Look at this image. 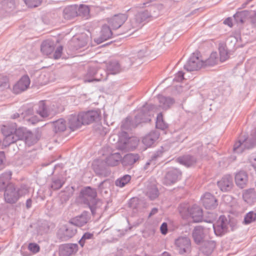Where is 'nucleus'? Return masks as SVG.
Instances as JSON below:
<instances>
[{
  "label": "nucleus",
  "instance_id": "e2e57ef3",
  "mask_svg": "<svg viewBox=\"0 0 256 256\" xmlns=\"http://www.w3.org/2000/svg\"><path fill=\"white\" fill-rule=\"evenodd\" d=\"M156 156H154L152 158V160H148V161L146 163V166H144V168H145L146 169V168H148V166H149L150 164H151V163L152 162V160H153V159H154V158H156Z\"/></svg>",
  "mask_w": 256,
  "mask_h": 256
},
{
  "label": "nucleus",
  "instance_id": "f257e3e1",
  "mask_svg": "<svg viewBox=\"0 0 256 256\" xmlns=\"http://www.w3.org/2000/svg\"><path fill=\"white\" fill-rule=\"evenodd\" d=\"M1 132L4 136V144L8 146L17 140H24L26 144L30 146L38 141L37 137L24 128H16L14 123L3 125L1 128Z\"/></svg>",
  "mask_w": 256,
  "mask_h": 256
},
{
  "label": "nucleus",
  "instance_id": "69168bd1",
  "mask_svg": "<svg viewBox=\"0 0 256 256\" xmlns=\"http://www.w3.org/2000/svg\"><path fill=\"white\" fill-rule=\"evenodd\" d=\"M216 52H213L211 54L210 57L211 58H216Z\"/></svg>",
  "mask_w": 256,
  "mask_h": 256
},
{
  "label": "nucleus",
  "instance_id": "f3484780",
  "mask_svg": "<svg viewBox=\"0 0 256 256\" xmlns=\"http://www.w3.org/2000/svg\"><path fill=\"white\" fill-rule=\"evenodd\" d=\"M180 176V172L176 168H172L168 170L164 180L166 185H170L175 183Z\"/></svg>",
  "mask_w": 256,
  "mask_h": 256
},
{
  "label": "nucleus",
  "instance_id": "680f3d73",
  "mask_svg": "<svg viewBox=\"0 0 256 256\" xmlns=\"http://www.w3.org/2000/svg\"><path fill=\"white\" fill-rule=\"evenodd\" d=\"M158 209L156 208H154L150 212V214H149V217H150L151 216H152V215L156 214L158 212Z\"/></svg>",
  "mask_w": 256,
  "mask_h": 256
},
{
  "label": "nucleus",
  "instance_id": "f03ea898",
  "mask_svg": "<svg viewBox=\"0 0 256 256\" xmlns=\"http://www.w3.org/2000/svg\"><path fill=\"white\" fill-rule=\"evenodd\" d=\"M63 48L57 39H49L43 42L41 46V50L46 55L52 54V58H59L62 54Z\"/></svg>",
  "mask_w": 256,
  "mask_h": 256
},
{
  "label": "nucleus",
  "instance_id": "6ab92c4d",
  "mask_svg": "<svg viewBox=\"0 0 256 256\" xmlns=\"http://www.w3.org/2000/svg\"><path fill=\"white\" fill-rule=\"evenodd\" d=\"M207 233V230L200 226H196L192 234V238L195 242L200 244L206 238Z\"/></svg>",
  "mask_w": 256,
  "mask_h": 256
},
{
  "label": "nucleus",
  "instance_id": "5fc2aeb1",
  "mask_svg": "<svg viewBox=\"0 0 256 256\" xmlns=\"http://www.w3.org/2000/svg\"><path fill=\"white\" fill-rule=\"evenodd\" d=\"M184 79V73L182 72H179L176 75V80L178 82Z\"/></svg>",
  "mask_w": 256,
  "mask_h": 256
},
{
  "label": "nucleus",
  "instance_id": "a878e982",
  "mask_svg": "<svg viewBox=\"0 0 256 256\" xmlns=\"http://www.w3.org/2000/svg\"><path fill=\"white\" fill-rule=\"evenodd\" d=\"M22 116L28 124H34L40 120V116L35 115L31 110H28L24 114H22Z\"/></svg>",
  "mask_w": 256,
  "mask_h": 256
},
{
  "label": "nucleus",
  "instance_id": "f8f14e48",
  "mask_svg": "<svg viewBox=\"0 0 256 256\" xmlns=\"http://www.w3.org/2000/svg\"><path fill=\"white\" fill-rule=\"evenodd\" d=\"M96 192L94 189L87 187L81 191V196L84 202L90 206L94 204L96 197Z\"/></svg>",
  "mask_w": 256,
  "mask_h": 256
},
{
  "label": "nucleus",
  "instance_id": "37998d69",
  "mask_svg": "<svg viewBox=\"0 0 256 256\" xmlns=\"http://www.w3.org/2000/svg\"><path fill=\"white\" fill-rule=\"evenodd\" d=\"M108 74H115L121 70L120 65H108L106 68Z\"/></svg>",
  "mask_w": 256,
  "mask_h": 256
},
{
  "label": "nucleus",
  "instance_id": "49530a36",
  "mask_svg": "<svg viewBox=\"0 0 256 256\" xmlns=\"http://www.w3.org/2000/svg\"><path fill=\"white\" fill-rule=\"evenodd\" d=\"M219 51L220 54V60L222 62H224L228 58V52L224 47H220L219 48Z\"/></svg>",
  "mask_w": 256,
  "mask_h": 256
},
{
  "label": "nucleus",
  "instance_id": "4be33fe9",
  "mask_svg": "<svg viewBox=\"0 0 256 256\" xmlns=\"http://www.w3.org/2000/svg\"><path fill=\"white\" fill-rule=\"evenodd\" d=\"M204 206L208 209L214 208L217 206L216 200L210 193H206L202 198Z\"/></svg>",
  "mask_w": 256,
  "mask_h": 256
},
{
  "label": "nucleus",
  "instance_id": "9d476101",
  "mask_svg": "<svg viewBox=\"0 0 256 256\" xmlns=\"http://www.w3.org/2000/svg\"><path fill=\"white\" fill-rule=\"evenodd\" d=\"M53 107L54 106H48L44 102L41 101L38 104L36 112L40 118H44L52 116L57 112V110Z\"/></svg>",
  "mask_w": 256,
  "mask_h": 256
},
{
  "label": "nucleus",
  "instance_id": "9b49d317",
  "mask_svg": "<svg viewBox=\"0 0 256 256\" xmlns=\"http://www.w3.org/2000/svg\"><path fill=\"white\" fill-rule=\"evenodd\" d=\"M4 196L5 200L8 203H15L19 199L18 192L12 184L7 186Z\"/></svg>",
  "mask_w": 256,
  "mask_h": 256
},
{
  "label": "nucleus",
  "instance_id": "393cba45",
  "mask_svg": "<svg viewBox=\"0 0 256 256\" xmlns=\"http://www.w3.org/2000/svg\"><path fill=\"white\" fill-rule=\"evenodd\" d=\"M218 184L222 191L226 192L230 190L233 186L232 179L230 176H224Z\"/></svg>",
  "mask_w": 256,
  "mask_h": 256
},
{
  "label": "nucleus",
  "instance_id": "603ef678",
  "mask_svg": "<svg viewBox=\"0 0 256 256\" xmlns=\"http://www.w3.org/2000/svg\"><path fill=\"white\" fill-rule=\"evenodd\" d=\"M19 194V198L20 196H24L28 193V190L26 188H17Z\"/></svg>",
  "mask_w": 256,
  "mask_h": 256
},
{
  "label": "nucleus",
  "instance_id": "412c9836",
  "mask_svg": "<svg viewBox=\"0 0 256 256\" xmlns=\"http://www.w3.org/2000/svg\"><path fill=\"white\" fill-rule=\"evenodd\" d=\"M242 196L244 202L249 205H252L256 202V191L254 188L244 190Z\"/></svg>",
  "mask_w": 256,
  "mask_h": 256
},
{
  "label": "nucleus",
  "instance_id": "6e6552de",
  "mask_svg": "<svg viewBox=\"0 0 256 256\" xmlns=\"http://www.w3.org/2000/svg\"><path fill=\"white\" fill-rule=\"evenodd\" d=\"M30 84L29 77L26 75L24 76L13 85L12 91L15 94H20L29 88Z\"/></svg>",
  "mask_w": 256,
  "mask_h": 256
},
{
  "label": "nucleus",
  "instance_id": "0eeeda50",
  "mask_svg": "<svg viewBox=\"0 0 256 256\" xmlns=\"http://www.w3.org/2000/svg\"><path fill=\"white\" fill-rule=\"evenodd\" d=\"M76 232L74 224L71 222L62 226L58 232V236L64 240H66L72 238Z\"/></svg>",
  "mask_w": 256,
  "mask_h": 256
},
{
  "label": "nucleus",
  "instance_id": "c756f323",
  "mask_svg": "<svg viewBox=\"0 0 256 256\" xmlns=\"http://www.w3.org/2000/svg\"><path fill=\"white\" fill-rule=\"evenodd\" d=\"M40 80L42 84L46 85L54 80V75L52 72H43L40 75Z\"/></svg>",
  "mask_w": 256,
  "mask_h": 256
},
{
  "label": "nucleus",
  "instance_id": "ea45409f",
  "mask_svg": "<svg viewBox=\"0 0 256 256\" xmlns=\"http://www.w3.org/2000/svg\"><path fill=\"white\" fill-rule=\"evenodd\" d=\"M78 15L88 18L90 13V8L88 6H81L77 9Z\"/></svg>",
  "mask_w": 256,
  "mask_h": 256
},
{
  "label": "nucleus",
  "instance_id": "c9c22d12",
  "mask_svg": "<svg viewBox=\"0 0 256 256\" xmlns=\"http://www.w3.org/2000/svg\"><path fill=\"white\" fill-rule=\"evenodd\" d=\"M178 160L180 164L186 166H190L194 164L196 162L194 158L193 157L190 156H186L180 158L178 159Z\"/></svg>",
  "mask_w": 256,
  "mask_h": 256
},
{
  "label": "nucleus",
  "instance_id": "72a5a7b5",
  "mask_svg": "<svg viewBox=\"0 0 256 256\" xmlns=\"http://www.w3.org/2000/svg\"><path fill=\"white\" fill-rule=\"evenodd\" d=\"M146 194L150 200H154L158 196V190L154 185H152L147 188Z\"/></svg>",
  "mask_w": 256,
  "mask_h": 256
},
{
  "label": "nucleus",
  "instance_id": "13d9d810",
  "mask_svg": "<svg viewBox=\"0 0 256 256\" xmlns=\"http://www.w3.org/2000/svg\"><path fill=\"white\" fill-rule=\"evenodd\" d=\"M98 162L97 160V161H94V163L92 164V168H93V169L96 172V173H98L99 172V170L98 168H96V164Z\"/></svg>",
  "mask_w": 256,
  "mask_h": 256
},
{
  "label": "nucleus",
  "instance_id": "a18cd8bd",
  "mask_svg": "<svg viewBox=\"0 0 256 256\" xmlns=\"http://www.w3.org/2000/svg\"><path fill=\"white\" fill-rule=\"evenodd\" d=\"M64 182L60 179H53L51 187L54 190L60 188L63 185Z\"/></svg>",
  "mask_w": 256,
  "mask_h": 256
},
{
  "label": "nucleus",
  "instance_id": "3c124183",
  "mask_svg": "<svg viewBox=\"0 0 256 256\" xmlns=\"http://www.w3.org/2000/svg\"><path fill=\"white\" fill-rule=\"evenodd\" d=\"M28 248V250L33 253H36L40 250L38 245L35 243L30 244Z\"/></svg>",
  "mask_w": 256,
  "mask_h": 256
},
{
  "label": "nucleus",
  "instance_id": "09e8293b",
  "mask_svg": "<svg viewBox=\"0 0 256 256\" xmlns=\"http://www.w3.org/2000/svg\"><path fill=\"white\" fill-rule=\"evenodd\" d=\"M202 65H184V68L188 72L198 70L202 68Z\"/></svg>",
  "mask_w": 256,
  "mask_h": 256
},
{
  "label": "nucleus",
  "instance_id": "4c0bfd02",
  "mask_svg": "<svg viewBox=\"0 0 256 256\" xmlns=\"http://www.w3.org/2000/svg\"><path fill=\"white\" fill-rule=\"evenodd\" d=\"M10 88L9 78L4 76H0V90H4Z\"/></svg>",
  "mask_w": 256,
  "mask_h": 256
},
{
  "label": "nucleus",
  "instance_id": "0e129e2a",
  "mask_svg": "<svg viewBox=\"0 0 256 256\" xmlns=\"http://www.w3.org/2000/svg\"><path fill=\"white\" fill-rule=\"evenodd\" d=\"M20 116L18 114H15L12 116V118L14 119Z\"/></svg>",
  "mask_w": 256,
  "mask_h": 256
},
{
  "label": "nucleus",
  "instance_id": "20e7f679",
  "mask_svg": "<svg viewBox=\"0 0 256 256\" xmlns=\"http://www.w3.org/2000/svg\"><path fill=\"white\" fill-rule=\"evenodd\" d=\"M256 144V130L253 132L252 138H248L246 135H242L234 144L233 150L236 153L240 154L245 150L252 148Z\"/></svg>",
  "mask_w": 256,
  "mask_h": 256
},
{
  "label": "nucleus",
  "instance_id": "7c9ffc66",
  "mask_svg": "<svg viewBox=\"0 0 256 256\" xmlns=\"http://www.w3.org/2000/svg\"><path fill=\"white\" fill-rule=\"evenodd\" d=\"M160 106L162 107L164 110L168 108L174 103V100L170 98H166L162 96L158 97Z\"/></svg>",
  "mask_w": 256,
  "mask_h": 256
},
{
  "label": "nucleus",
  "instance_id": "2f4dec72",
  "mask_svg": "<svg viewBox=\"0 0 256 256\" xmlns=\"http://www.w3.org/2000/svg\"><path fill=\"white\" fill-rule=\"evenodd\" d=\"M138 160V154H128L126 155L122 161V163L124 166H130L135 163Z\"/></svg>",
  "mask_w": 256,
  "mask_h": 256
},
{
  "label": "nucleus",
  "instance_id": "8fccbe9b",
  "mask_svg": "<svg viewBox=\"0 0 256 256\" xmlns=\"http://www.w3.org/2000/svg\"><path fill=\"white\" fill-rule=\"evenodd\" d=\"M26 4L29 7H36L40 4V0H24Z\"/></svg>",
  "mask_w": 256,
  "mask_h": 256
},
{
  "label": "nucleus",
  "instance_id": "7ed1b4c3",
  "mask_svg": "<svg viewBox=\"0 0 256 256\" xmlns=\"http://www.w3.org/2000/svg\"><path fill=\"white\" fill-rule=\"evenodd\" d=\"M179 212L183 218L188 219L190 217L194 222H198L202 220V211L200 207L196 205L190 208L188 204L180 205Z\"/></svg>",
  "mask_w": 256,
  "mask_h": 256
},
{
  "label": "nucleus",
  "instance_id": "423d86ee",
  "mask_svg": "<svg viewBox=\"0 0 256 256\" xmlns=\"http://www.w3.org/2000/svg\"><path fill=\"white\" fill-rule=\"evenodd\" d=\"M128 16L124 14H114L104 20L112 30L120 28L127 20Z\"/></svg>",
  "mask_w": 256,
  "mask_h": 256
},
{
  "label": "nucleus",
  "instance_id": "2eb2a0df",
  "mask_svg": "<svg viewBox=\"0 0 256 256\" xmlns=\"http://www.w3.org/2000/svg\"><path fill=\"white\" fill-rule=\"evenodd\" d=\"M228 222L224 216H220L216 224H212V227L216 235L220 236L226 232L228 228Z\"/></svg>",
  "mask_w": 256,
  "mask_h": 256
},
{
  "label": "nucleus",
  "instance_id": "5701e85b",
  "mask_svg": "<svg viewBox=\"0 0 256 256\" xmlns=\"http://www.w3.org/2000/svg\"><path fill=\"white\" fill-rule=\"evenodd\" d=\"M248 182V176L246 173L240 171L235 176V182L236 185L240 188H245Z\"/></svg>",
  "mask_w": 256,
  "mask_h": 256
},
{
  "label": "nucleus",
  "instance_id": "79ce46f5",
  "mask_svg": "<svg viewBox=\"0 0 256 256\" xmlns=\"http://www.w3.org/2000/svg\"><path fill=\"white\" fill-rule=\"evenodd\" d=\"M130 176L128 175H126L121 178L117 180L116 182V184L120 187H123L130 182Z\"/></svg>",
  "mask_w": 256,
  "mask_h": 256
},
{
  "label": "nucleus",
  "instance_id": "39448f33",
  "mask_svg": "<svg viewBox=\"0 0 256 256\" xmlns=\"http://www.w3.org/2000/svg\"><path fill=\"white\" fill-rule=\"evenodd\" d=\"M103 155L104 156L105 162L108 166H116L122 160L120 154L112 150L110 147H106L103 150Z\"/></svg>",
  "mask_w": 256,
  "mask_h": 256
},
{
  "label": "nucleus",
  "instance_id": "bb28decb",
  "mask_svg": "<svg viewBox=\"0 0 256 256\" xmlns=\"http://www.w3.org/2000/svg\"><path fill=\"white\" fill-rule=\"evenodd\" d=\"M158 137L159 134L157 132H152L143 138L142 143L147 147L150 146Z\"/></svg>",
  "mask_w": 256,
  "mask_h": 256
},
{
  "label": "nucleus",
  "instance_id": "e433bc0d",
  "mask_svg": "<svg viewBox=\"0 0 256 256\" xmlns=\"http://www.w3.org/2000/svg\"><path fill=\"white\" fill-rule=\"evenodd\" d=\"M12 173L10 172H7L2 174L0 176V190L2 189L6 183L11 178Z\"/></svg>",
  "mask_w": 256,
  "mask_h": 256
},
{
  "label": "nucleus",
  "instance_id": "58836bf2",
  "mask_svg": "<svg viewBox=\"0 0 256 256\" xmlns=\"http://www.w3.org/2000/svg\"><path fill=\"white\" fill-rule=\"evenodd\" d=\"M156 126L158 128L164 130L168 127V124L163 120L162 114H158L156 121Z\"/></svg>",
  "mask_w": 256,
  "mask_h": 256
},
{
  "label": "nucleus",
  "instance_id": "864d4df0",
  "mask_svg": "<svg viewBox=\"0 0 256 256\" xmlns=\"http://www.w3.org/2000/svg\"><path fill=\"white\" fill-rule=\"evenodd\" d=\"M161 233L166 235L168 233V224L166 222H163L160 227Z\"/></svg>",
  "mask_w": 256,
  "mask_h": 256
},
{
  "label": "nucleus",
  "instance_id": "473e14b6",
  "mask_svg": "<svg viewBox=\"0 0 256 256\" xmlns=\"http://www.w3.org/2000/svg\"><path fill=\"white\" fill-rule=\"evenodd\" d=\"M88 220V218L86 214H84L80 216L74 218L72 219L70 222L74 224L75 226H82L87 222Z\"/></svg>",
  "mask_w": 256,
  "mask_h": 256
},
{
  "label": "nucleus",
  "instance_id": "aec40b11",
  "mask_svg": "<svg viewBox=\"0 0 256 256\" xmlns=\"http://www.w3.org/2000/svg\"><path fill=\"white\" fill-rule=\"evenodd\" d=\"M112 28L106 22L103 24L100 34V38L96 40L98 43L106 40L112 36Z\"/></svg>",
  "mask_w": 256,
  "mask_h": 256
},
{
  "label": "nucleus",
  "instance_id": "774afa93",
  "mask_svg": "<svg viewBox=\"0 0 256 256\" xmlns=\"http://www.w3.org/2000/svg\"><path fill=\"white\" fill-rule=\"evenodd\" d=\"M92 80H86V82H92Z\"/></svg>",
  "mask_w": 256,
  "mask_h": 256
},
{
  "label": "nucleus",
  "instance_id": "c85d7f7f",
  "mask_svg": "<svg viewBox=\"0 0 256 256\" xmlns=\"http://www.w3.org/2000/svg\"><path fill=\"white\" fill-rule=\"evenodd\" d=\"M188 62L190 64H200L204 63V61L200 52L198 51H196L190 55Z\"/></svg>",
  "mask_w": 256,
  "mask_h": 256
},
{
  "label": "nucleus",
  "instance_id": "b1692460",
  "mask_svg": "<svg viewBox=\"0 0 256 256\" xmlns=\"http://www.w3.org/2000/svg\"><path fill=\"white\" fill-rule=\"evenodd\" d=\"M68 124L70 128L72 130L83 125L80 113L70 116L68 118Z\"/></svg>",
  "mask_w": 256,
  "mask_h": 256
},
{
  "label": "nucleus",
  "instance_id": "bf43d9fd",
  "mask_svg": "<svg viewBox=\"0 0 256 256\" xmlns=\"http://www.w3.org/2000/svg\"><path fill=\"white\" fill-rule=\"evenodd\" d=\"M4 158L5 156L4 153L3 152H0V164L3 162Z\"/></svg>",
  "mask_w": 256,
  "mask_h": 256
},
{
  "label": "nucleus",
  "instance_id": "4468645a",
  "mask_svg": "<svg viewBox=\"0 0 256 256\" xmlns=\"http://www.w3.org/2000/svg\"><path fill=\"white\" fill-rule=\"evenodd\" d=\"M138 140L136 138H120L118 144V148L121 150H132L137 146Z\"/></svg>",
  "mask_w": 256,
  "mask_h": 256
},
{
  "label": "nucleus",
  "instance_id": "c03bdc74",
  "mask_svg": "<svg viewBox=\"0 0 256 256\" xmlns=\"http://www.w3.org/2000/svg\"><path fill=\"white\" fill-rule=\"evenodd\" d=\"M256 220V213L250 212L244 217V222L246 224H250Z\"/></svg>",
  "mask_w": 256,
  "mask_h": 256
},
{
  "label": "nucleus",
  "instance_id": "338daca9",
  "mask_svg": "<svg viewBox=\"0 0 256 256\" xmlns=\"http://www.w3.org/2000/svg\"><path fill=\"white\" fill-rule=\"evenodd\" d=\"M162 256H170V254H169L168 252H164L162 254Z\"/></svg>",
  "mask_w": 256,
  "mask_h": 256
},
{
  "label": "nucleus",
  "instance_id": "a19ab883",
  "mask_svg": "<svg viewBox=\"0 0 256 256\" xmlns=\"http://www.w3.org/2000/svg\"><path fill=\"white\" fill-rule=\"evenodd\" d=\"M142 14H140L136 16V18L131 20V24H132V28L134 29H138L141 28L142 24Z\"/></svg>",
  "mask_w": 256,
  "mask_h": 256
},
{
  "label": "nucleus",
  "instance_id": "1a4fd4ad",
  "mask_svg": "<svg viewBox=\"0 0 256 256\" xmlns=\"http://www.w3.org/2000/svg\"><path fill=\"white\" fill-rule=\"evenodd\" d=\"M88 36L85 34L74 37L68 42V48L72 50H77L84 46L88 43Z\"/></svg>",
  "mask_w": 256,
  "mask_h": 256
},
{
  "label": "nucleus",
  "instance_id": "052dcab7",
  "mask_svg": "<svg viewBox=\"0 0 256 256\" xmlns=\"http://www.w3.org/2000/svg\"><path fill=\"white\" fill-rule=\"evenodd\" d=\"M32 201L31 199L29 198L26 200V206L28 208H30L32 206Z\"/></svg>",
  "mask_w": 256,
  "mask_h": 256
},
{
  "label": "nucleus",
  "instance_id": "ddd939ff",
  "mask_svg": "<svg viewBox=\"0 0 256 256\" xmlns=\"http://www.w3.org/2000/svg\"><path fill=\"white\" fill-rule=\"evenodd\" d=\"M177 250L180 254L186 252L190 248V241L187 237H179L175 240Z\"/></svg>",
  "mask_w": 256,
  "mask_h": 256
},
{
  "label": "nucleus",
  "instance_id": "4d7b16f0",
  "mask_svg": "<svg viewBox=\"0 0 256 256\" xmlns=\"http://www.w3.org/2000/svg\"><path fill=\"white\" fill-rule=\"evenodd\" d=\"M246 12H242L240 13H238L236 15V17L237 18H242L244 16L246 15Z\"/></svg>",
  "mask_w": 256,
  "mask_h": 256
},
{
  "label": "nucleus",
  "instance_id": "dca6fc26",
  "mask_svg": "<svg viewBox=\"0 0 256 256\" xmlns=\"http://www.w3.org/2000/svg\"><path fill=\"white\" fill-rule=\"evenodd\" d=\"M78 250L76 244H66L60 246L59 249L60 256H72L75 254Z\"/></svg>",
  "mask_w": 256,
  "mask_h": 256
},
{
  "label": "nucleus",
  "instance_id": "f704fd0d",
  "mask_svg": "<svg viewBox=\"0 0 256 256\" xmlns=\"http://www.w3.org/2000/svg\"><path fill=\"white\" fill-rule=\"evenodd\" d=\"M66 122L63 119H60L54 123V130L57 132H64L66 129Z\"/></svg>",
  "mask_w": 256,
  "mask_h": 256
},
{
  "label": "nucleus",
  "instance_id": "cd10ccee",
  "mask_svg": "<svg viewBox=\"0 0 256 256\" xmlns=\"http://www.w3.org/2000/svg\"><path fill=\"white\" fill-rule=\"evenodd\" d=\"M78 7L70 6L66 8L64 10V16L65 19L70 20L78 16Z\"/></svg>",
  "mask_w": 256,
  "mask_h": 256
},
{
  "label": "nucleus",
  "instance_id": "de8ad7c7",
  "mask_svg": "<svg viewBox=\"0 0 256 256\" xmlns=\"http://www.w3.org/2000/svg\"><path fill=\"white\" fill-rule=\"evenodd\" d=\"M92 236L93 234H92L88 232L85 233L83 235L81 239L79 240V244L82 247H83L84 245L86 240L90 239L92 238Z\"/></svg>",
  "mask_w": 256,
  "mask_h": 256
},
{
  "label": "nucleus",
  "instance_id": "a211bd4d",
  "mask_svg": "<svg viewBox=\"0 0 256 256\" xmlns=\"http://www.w3.org/2000/svg\"><path fill=\"white\" fill-rule=\"evenodd\" d=\"M80 115L83 124H88L99 118L100 114L96 110L81 112Z\"/></svg>",
  "mask_w": 256,
  "mask_h": 256
},
{
  "label": "nucleus",
  "instance_id": "6e6d98bb",
  "mask_svg": "<svg viewBox=\"0 0 256 256\" xmlns=\"http://www.w3.org/2000/svg\"><path fill=\"white\" fill-rule=\"evenodd\" d=\"M224 24H226L228 26H229L230 27H232V18H227L224 21Z\"/></svg>",
  "mask_w": 256,
  "mask_h": 256
}]
</instances>
